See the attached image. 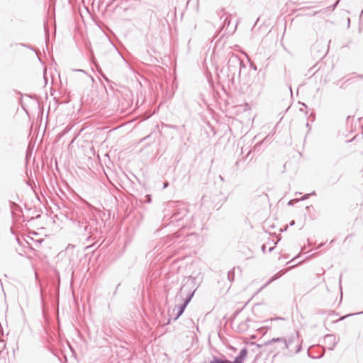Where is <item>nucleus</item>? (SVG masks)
Returning <instances> with one entry per match:
<instances>
[{
  "label": "nucleus",
  "mask_w": 363,
  "mask_h": 363,
  "mask_svg": "<svg viewBox=\"0 0 363 363\" xmlns=\"http://www.w3.org/2000/svg\"><path fill=\"white\" fill-rule=\"evenodd\" d=\"M196 289V279L192 277L186 278L184 285L180 289L181 294H186L185 301L182 305L178 306L174 308V311H177L175 319H177L183 313L185 308L193 297Z\"/></svg>",
  "instance_id": "nucleus-1"
},
{
  "label": "nucleus",
  "mask_w": 363,
  "mask_h": 363,
  "mask_svg": "<svg viewBox=\"0 0 363 363\" xmlns=\"http://www.w3.org/2000/svg\"><path fill=\"white\" fill-rule=\"evenodd\" d=\"M229 69H238L239 74H240L242 67H245L243 61L237 56L232 57L228 62Z\"/></svg>",
  "instance_id": "nucleus-2"
},
{
  "label": "nucleus",
  "mask_w": 363,
  "mask_h": 363,
  "mask_svg": "<svg viewBox=\"0 0 363 363\" xmlns=\"http://www.w3.org/2000/svg\"><path fill=\"white\" fill-rule=\"evenodd\" d=\"M247 354L248 351L246 347L242 349L238 356H237L231 363H243L247 358Z\"/></svg>",
  "instance_id": "nucleus-3"
},
{
  "label": "nucleus",
  "mask_w": 363,
  "mask_h": 363,
  "mask_svg": "<svg viewBox=\"0 0 363 363\" xmlns=\"http://www.w3.org/2000/svg\"><path fill=\"white\" fill-rule=\"evenodd\" d=\"M280 342L282 345V349L288 348L289 345L291 343V340H290L289 342H286L284 338L279 337V338H273L270 341L267 342L268 345L272 342Z\"/></svg>",
  "instance_id": "nucleus-4"
},
{
  "label": "nucleus",
  "mask_w": 363,
  "mask_h": 363,
  "mask_svg": "<svg viewBox=\"0 0 363 363\" xmlns=\"http://www.w3.org/2000/svg\"><path fill=\"white\" fill-rule=\"evenodd\" d=\"M325 340L331 343V345L329 347L330 350H333L337 342L334 335H327L325 337Z\"/></svg>",
  "instance_id": "nucleus-5"
},
{
  "label": "nucleus",
  "mask_w": 363,
  "mask_h": 363,
  "mask_svg": "<svg viewBox=\"0 0 363 363\" xmlns=\"http://www.w3.org/2000/svg\"><path fill=\"white\" fill-rule=\"evenodd\" d=\"M315 191H313L311 194H305L300 200L303 201L309 198L310 195H315Z\"/></svg>",
  "instance_id": "nucleus-6"
},
{
  "label": "nucleus",
  "mask_w": 363,
  "mask_h": 363,
  "mask_svg": "<svg viewBox=\"0 0 363 363\" xmlns=\"http://www.w3.org/2000/svg\"><path fill=\"white\" fill-rule=\"evenodd\" d=\"M280 276H281V274H279V275H277L274 277H273L269 281V283L272 282V281L275 280L277 278L279 277Z\"/></svg>",
  "instance_id": "nucleus-7"
},
{
  "label": "nucleus",
  "mask_w": 363,
  "mask_h": 363,
  "mask_svg": "<svg viewBox=\"0 0 363 363\" xmlns=\"http://www.w3.org/2000/svg\"><path fill=\"white\" fill-rule=\"evenodd\" d=\"M295 223L294 220H292L291 223H290V225H294Z\"/></svg>",
  "instance_id": "nucleus-8"
},
{
  "label": "nucleus",
  "mask_w": 363,
  "mask_h": 363,
  "mask_svg": "<svg viewBox=\"0 0 363 363\" xmlns=\"http://www.w3.org/2000/svg\"><path fill=\"white\" fill-rule=\"evenodd\" d=\"M262 249V251L264 252V250H266L265 245H263Z\"/></svg>",
  "instance_id": "nucleus-9"
},
{
  "label": "nucleus",
  "mask_w": 363,
  "mask_h": 363,
  "mask_svg": "<svg viewBox=\"0 0 363 363\" xmlns=\"http://www.w3.org/2000/svg\"><path fill=\"white\" fill-rule=\"evenodd\" d=\"M167 185H168V183H164V188H166L167 186Z\"/></svg>",
  "instance_id": "nucleus-10"
},
{
  "label": "nucleus",
  "mask_w": 363,
  "mask_h": 363,
  "mask_svg": "<svg viewBox=\"0 0 363 363\" xmlns=\"http://www.w3.org/2000/svg\"><path fill=\"white\" fill-rule=\"evenodd\" d=\"M299 351H300V347H298V348L297 349V350L296 351V352H298Z\"/></svg>",
  "instance_id": "nucleus-11"
},
{
  "label": "nucleus",
  "mask_w": 363,
  "mask_h": 363,
  "mask_svg": "<svg viewBox=\"0 0 363 363\" xmlns=\"http://www.w3.org/2000/svg\"><path fill=\"white\" fill-rule=\"evenodd\" d=\"M292 201H290L289 202V205L292 204Z\"/></svg>",
  "instance_id": "nucleus-12"
},
{
  "label": "nucleus",
  "mask_w": 363,
  "mask_h": 363,
  "mask_svg": "<svg viewBox=\"0 0 363 363\" xmlns=\"http://www.w3.org/2000/svg\"><path fill=\"white\" fill-rule=\"evenodd\" d=\"M220 179L222 181H223V177H222V176H220Z\"/></svg>",
  "instance_id": "nucleus-13"
},
{
  "label": "nucleus",
  "mask_w": 363,
  "mask_h": 363,
  "mask_svg": "<svg viewBox=\"0 0 363 363\" xmlns=\"http://www.w3.org/2000/svg\"><path fill=\"white\" fill-rule=\"evenodd\" d=\"M273 249H274V247H270V248L269 249V251H272Z\"/></svg>",
  "instance_id": "nucleus-14"
},
{
  "label": "nucleus",
  "mask_w": 363,
  "mask_h": 363,
  "mask_svg": "<svg viewBox=\"0 0 363 363\" xmlns=\"http://www.w3.org/2000/svg\"><path fill=\"white\" fill-rule=\"evenodd\" d=\"M362 13H363V9H362Z\"/></svg>",
  "instance_id": "nucleus-15"
}]
</instances>
